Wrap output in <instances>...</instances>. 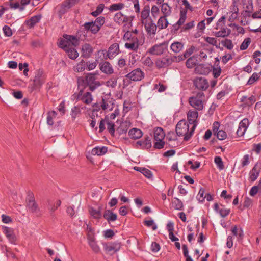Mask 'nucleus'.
<instances>
[{"instance_id":"obj_22","label":"nucleus","mask_w":261,"mask_h":261,"mask_svg":"<svg viewBox=\"0 0 261 261\" xmlns=\"http://www.w3.org/2000/svg\"><path fill=\"white\" fill-rule=\"evenodd\" d=\"M149 19L150 20V22L148 23H145L144 24V27L148 34L154 35L156 33L157 25L153 22L151 18H150Z\"/></svg>"},{"instance_id":"obj_24","label":"nucleus","mask_w":261,"mask_h":261,"mask_svg":"<svg viewBox=\"0 0 261 261\" xmlns=\"http://www.w3.org/2000/svg\"><path fill=\"white\" fill-rule=\"evenodd\" d=\"M27 206L32 213H37L39 211L38 204L35 202V199L27 200Z\"/></svg>"},{"instance_id":"obj_11","label":"nucleus","mask_w":261,"mask_h":261,"mask_svg":"<svg viewBox=\"0 0 261 261\" xmlns=\"http://www.w3.org/2000/svg\"><path fill=\"white\" fill-rule=\"evenodd\" d=\"M99 67L100 71L107 75L111 74L114 72L112 65L108 61H102L99 63Z\"/></svg>"},{"instance_id":"obj_30","label":"nucleus","mask_w":261,"mask_h":261,"mask_svg":"<svg viewBox=\"0 0 261 261\" xmlns=\"http://www.w3.org/2000/svg\"><path fill=\"white\" fill-rule=\"evenodd\" d=\"M63 37L66 39V41H68V44L70 45V43H71L74 46L79 45V40L76 36L65 34L63 35Z\"/></svg>"},{"instance_id":"obj_61","label":"nucleus","mask_w":261,"mask_h":261,"mask_svg":"<svg viewBox=\"0 0 261 261\" xmlns=\"http://www.w3.org/2000/svg\"><path fill=\"white\" fill-rule=\"evenodd\" d=\"M226 20L225 16H222L217 21L216 23V27L215 28V29H219V28H221L223 25H225Z\"/></svg>"},{"instance_id":"obj_62","label":"nucleus","mask_w":261,"mask_h":261,"mask_svg":"<svg viewBox=\"0 0 261 261\" xmlns=\"http://www.w3.org/2000/svg\"><path fill=\"white\" fill-rule=\"evenodd\" d=\"M216 136L219 140H223L227 138V134L223 130H219L216 134Z\"/></svg>"},{"instance_id":"obj_39","label":"nucleus","mask_w":261,"mask_h":261,"mask_svg":"<svg viewBox=\"0 0 261 261\" xmlns=\"http://www.w3.org/2000/svg\"><path fill=\"white\" fill-rule=\"evenodd\" d=\"M105 8L104 4H100L96 7V10L93 11L91 13V15H92L94 17H97L100 14H101Z\"/></svg>"},{"instance_id":"obj_49","label":"nucleus","mask_w":261,"mask_h":261,"mask_svg":"<svg viewBox=\"0 0 261 261\" xmlns=\"http://www.w3.org/2000/svg\"><path fill=\"white\" fill-rule=\"evenodd\" d=\"M2 230L3 233L6 237H8L10 234H11L14 232V229L13 228L4 225L2 226Z\"/></svg>"},{"instance_id":"obj_18","label":"nucleus","mask_w":261,"mask_h":261,"mask_svg":"<svg viewBox=\"0 0 261 261\" xmlns=\"http://www.w3.org/2000/svg\"><path fill=\"white\" fill-rule=\"evenodd\" d=\"M42 15L41 14L32 16L29 19L25 20V23L29 28H32L40 21Z\"/></svg>"},{"instance_id":"obj_35","label":"nucleus","mask_w":261,"mask_h":261,"mask_svg":"<svg viewBox=\"0 0 261 261\" xmlns=\"http://www.w3.org/2000/svg\"><path fill=\"white\" fill-rule=\"evenodd\" d=\"M171 7L169 6L168 3H165L162 4L161 11L163 13L164 17H167L171 14Z\"/></svg>"},{"instance_id":"obj_20","label":"nucleus","mask_w":261,"mask_h":261,"mask_svg":"<svg viewBox=\"0 0 261 261\" xmlns=\"http://www.w3.org/2000/svg\"><path fill=\"white\" fill-rule=\"evenodd\" d=\"M131 41L132 43L126 42L125 44V47L127 49L134 51H137L138 48V39L137 37H132Z\"/></svg>"},{"instance_id":"obj_54","label":"nucleus","mask_w":261,"mask_h":261,"mask_svg":"<svg viewBox=\"0 0 261 261\" xmlns=\"http://www.w3.org/2000/svg\"><path fill=\"white\" fill-rule=\"evenodd\" d=\"M9 240V242L12 244H17V237H16L15 232L11 234H10L8 237H6Z\"/></svg>"},{"instance_id":"obj_27","label":"nucleus","mask_w":261,"mask_h":261,"mask_svg":"<svg viewBox=\"0 0 261 261\" xmlns=\"http://www.w3.org/2000/svg\"><path fill=\"white\" fill-rule=\"evenodd\" d=\"M198 112L196 110L189 111L187 113V119L189 122L188 124L197 123V118L198 117Z\"/></svg>"},{"instance_id":"obj_45","label":"nucleus","mask_w":261,"mask_h":261,"mask_svg":"<svg viewBox=\"0 0 261 261\" xmlns=\"http://www.w3.org/2000/svg\"><path fill=\"white\" fill-rule=\"evenodd\" d=\"M261 74V73H256L254 72L252 74V75L250 77L249 79L247 84L248 85H251L253 83H254L255 81H256L260 77V75Z\"/></svg>"},{"instance_id":"obj_28","label":"nucleus","mask_w":261,"mask_h":261,"mask_svg":"<svg viewBox=\"0 0 261 261\" xmlns=\"http://www.w3.org/2000/svg\"><path fill=\"white\" fill-rule=\"evenodd\" d=\"M197 55H193L189 58L186 62V66L188 69H191L197 64Z\"/></svg>"},{"instance_id":"obj_10","label":"nucleus","mask_w":261,"mask_h":261,"mask_svg":"<svg viewBox=\"0 0 261 261\" xmlns=\"http://www.w3.org/2000/svg\"><path fill=\"white\" fill-rule=\"evenodd\" d=\"M69 5V3L64 1L59 6L57 14L60 20L62 19L63 16L71 9V6Z\"/></svg>"},{"instance_id":"obj_15","label":"nucleus","mask_w":261,"mask_h":261,"mask_svg":"<svg viewBox=\"0 0 261 261\" xmlns=\"http://www.w3.org/2000/svg\"><path fill=\"white\" fill-rule=\"evenodd\" d=\"M93 48L89 43H85L82 46V56L85 58H89L93 53Z\"/></svg>"},{"instance_id":"obj_4","label":"nucleus","mask_w":261,"mask_h":261,"mask_svg":"<svg viewBox=\"0 0 261 261\" xmlns=\"http://www.w3.org/2000/svg\"><path fill=\"white\" fill-rule=\"evenodd\" d=\"M189 124L185 119L180 120L176 126V133L178 136H184L188 134L189 131Z\"/></svg>"},{"instance_id":"obj_2","label":"nucleus","mask_w":261,"mask_h":261,"mask_svg":"<svg viewBox=\"0 0 261 261\" xmlns=\"http://www.w3.org/2000/svg\"><path fill=\"white\" fill-rule=\"evenodd\" d=\"M105 252L107 254L113 255L118 252L121 248V244L118 241L110 243H102Z\"/></svg>"},{"instance_id":"obj_56","label":"nucleus","mask_w":261,"mask_h":261,"mask_svg":"<svg viewBox=\"0 0 261 261\" xmlns=\"http://www.w3.org/2000/svg\"><path fill=\"white\" fill-rule=\"evenodd\" d=\"M156 142L154 143L153 147L155 149H162L164 148L165 142L164 140H157Z\"/></svg>"},{"instance_id":"obj_41","label":"nucleus","mask_w":261,"mask_h":261,"mask_svg":"<svg viewBox=\"0 0 261 261\" xmlns=\"http://www.w3.org/2000/svg\"><path fill=\"white\" fill-rule=\"evenodd\" d=\"M124 7V4L122 3H116L111 5L109 8V10L111 12L121 10Z\"/></svg>"},{"instance_id":"obj_47","label":"nucleus","mask_w":261,"mask_h":261,"mask_svg":"<svg viewBox=\"0 0 261 261\" xmlns=\"http://www.w3.org/2000/svg\"><path fill=\"white\" fill-rule=\"evenodd\" d=\"M107 129L111 134V136H114L115 131V125L114 122L108 121L107 123Z\"/></svg>"},{"instance_id":"obj_64","label":"nucleus","mask_w":261,"mask_h":261,"mask_svg":"<svg viewBox=\"0 0 261 261\" xmlns=\"http://www.w3.org/2000/svg\"><path fill=\"white\" fill-rule=\"evenodd\" d=\"M4 35L7 37H10L12 35V31L10 27L5 25L3 28Z\"/></svg>"},{"instance_id":"obj_38","label":"nucleus","mask_w":261,"mask_h":261,"mask_svg":"<svg viewBox=\"0 0 261 261\" xmlns=\"http://www.w3.org/2000/svg\"><path fill=\"white\" fill-rule=\"evenodd\" d=\"M86 68V62L82 59L74 67V71L77 72L83 71Z\"/></svg>"},{"instance_id":"obj_36","label":"nucleus","mask_w":261,"mask_h":261,"mask_svg":"<svg viewBox=\"0 0 261 261\" xmlns=\"http://www.w3.org/2000/svg\"><path fill=\"white\" fill-rule=\"evenodd\" d=\"M57 116V113L55 111H49L47 113V123L48 125L54 124L53 119Z\"/></svg>"},{"instance_id":"obj_58","label":"nucleus","mask_w":261,"mask_h":261,"mask_svg":"<svg viewBox=\"0 0 261 261\" xmlns=\"http://www.w3.org/2000/svg\"><path fill=\"white\" fill-rule=\"evenodd\" d=\"M249 125V121L248 118H244L241 122L239 123V126L243 128L244 130H247L248 126Z\"/></svg>"},{"instance_id":"obj_63","label":"nucleus","mask_w":261,"mask_h":261,"mask_svg":"<svg viewBox=\"0 0 261 261\" xmlns=\"http://www.w3.org/2000/svg\"><path fill=\"white\" fill-rule=\"evenodd\" d=\"M115 236V232L111 229H107L103 231V236L107 239H112Z\"/></svg>"},{"instance_id":"obj_50","label":"nucleus","mask_w":261,"mask_h":261,"mask_svg":"<svg viewBox=\"0 0 261 261\" xmlns=\"http://www.w3.org/2000/svg\"><path fill=\"white\" fill-rule=\"evenodd\" d=\"M251 43V39L250 38H245L240 45V49L241 50H246Z\"/></svg>"},{"instance_id":"obj_19","label":"nucleus","mask_w":261,"mask_h":261,"mask_svg":"<svg viewBox=\"0 0 261 261\" xmlns=\"http://www.w3.org/2000/svg\"><path fill=\"white\" fill-rule=\"evenodd\" d=\"M153 135L154 140H161L164 139L166 134L163 128L156 127L154 128Z\"/></svg>"},{"instance_id":"obj_57","label":"nucleus","mask_w":261,"mask_h":261,"mask_svg":"<svg viewBox=\"0 0 261 261\" xmlns=\"http://www.w3.org/2000/svg\"><path fill=\"white\" fill-rule=\"evenodd\" d=\"M144 224L147 227L152 226V229L153 230H155L157 229V225L154 223V221L152 219H150L149 220H144Z\"/></svg>"},{"instance_id":"obj_14","label":"nucleus","mask_w":261,"mask_h":261,"mask_svg":"<svg viewBox=\"0 0 261 261\" xmlns=\"http://www.w3.org/2000/svg\"><path fill=\"white\" fill-rule=\"evenodd\" d=\"M212 71L211 65L206 66L203 64H199L195 68L196 73L200 74H208Z\"/></svg>"},{"instance_id":"obj_60","label":"nucleus","mask_w":261,"mask_h":261,"mask_svg":"<svg viewBox=\"0 0 261 261\" xmlns=\"http://www.w3.org/2000/svg\"><path fill=\"white\" fill-rule=\"evenodd\" d=\"M144 143L143 147L146 148V149H149L151 147V139L149 136H146L144 137V140L143 141Z\"/></svg>"},{"instance_id":"obj_52","label":"nucleus","mask_w":261,"mask_h":261,"mask_svg":"<svg viewBox=\"0 0 261 261\" xmlns=\"http://www.w3.org/2000/svg\"><path fill=\"white\" fill-rule=\"evenodd\" d=\"M221 43L223 45L228 49L231 50L233 47V45L230 39H226L225 40H222Z\"/></svg>"},{"instance_id":"obj_23","label":"nucleus","mask_w":261,"mask_h":261,"mask_svg":"<svg viewBox=\"0 0 261 261\" xmlns=\"http://www.w3.org/2000/svg\"><path fill=\"white\" fill-rule=\"evenodd\" d=\"M128 135L131 139L136 140L142 136L143 132L140 129L133 128L129 130Z\"/></svg>"},{"instance_id":"obj_29","label":"nucleus","mask_w":261,"mask_h":261,"mask_svg":"<svg viewBox=\"0 0 261 261\" xmlns=\"http://www.w3.org/2000/svg\"><path fill=\"white\" fill-rule=\"evenodd\" d=\"M134 169L135 171L141 172L148 179H150L152 177V173L151 171L146 168L135 166L134 167Z\"/></svg>"},{"instance_id":"obj_17","label":"nucleus","mask_w":261,"mask_h":261,"mask_svg":"<svg viewBox=\"0 0 261 261\" xmlns=\"http://www.w3.org/2000/svg\"><path fill=\"white\" fill-rule=\"evenodd\" d=\"M190 105L198 110L203 109V104L201 99H199L195 97H190L189 99Z\"/></svg>"},{"instance_id":"obj_7","label":"nucleus","mask_w":261,"mask_h":261,"mask_svg":"<svg viewBox=\"0 0 261 261\" xmlns=\"http://www.w3.org/2000/svg\"><path fill=\"white\" fill-rule=\"evenodd\" d=\"M43 71L41 69L36 70L35 76L33 80L34 89H40L42 85L45 83V80L42 77Z\"/></svg>"},{"instance_id":"obj_5","label":"nucleus","mask_w":261,"mask_h":261,"mask_svg":"<svg viewBox=\"0 0 261 261\" xmlns=\"http://www.w3.org/2000/svg\"><path fill=\"white\" fill-rule=\"evenodd\" d=\"M125 77L134 82L140 81L144 77V73L140 68H137L125 75Z\"/></svg>"},{"instance_id":"obj_34","label":"nucleus","mask_w":261,"mask_h":261,"mask_svg":"<svg viewBox=\"0 0 261 261\" xmlns=\"http://www.w3.org/2000/svg\"><path fill=\"white\" fill-rule=\"evenodd\" d=\"M81 100L85 104H90L93 100L92 95L90 92H86L83 94Z\"/></svg>"},{"instance_id":"obj_9","label":"nucleus","mask_w":261,"mask_h":261,"mask_svg":"<svg viewBox=\"0 0 261 261\" xmlns=\"http://www.w3.org/2000/svg\"><path fill=\"white\" fill-rule=\"evenodd\" d=\"M102 217L109 223L114 222L118 219L117 214L114 213L112 209H106L102 214Z\"/></svg>"},{"instance_id":"obj_8","label":"nucleus","mask_w":261,"mask_h":261,"mask_svg":"<svg viewBox=\"0 0 261 261\" xmlns=\"http://www.w3.org/2000/svg\"><path fill=\"white\" fill-rule=\"evenodd\" d=\"M88 209L89 215L93 219L99 220L102 218L101 206H98L97 209L94 208L92 206H88Z\"/></svg>"},{"instance_id":"obj_33","label":"nucleus","mask_w":261,"mask_h":261,"mask_svg":"<svg viewBox=\"0 0 261 261\" xmlns=\"http://www.w3.org/2000/svg\"><path fill=\"white\" fill-rule=\"evenodd\" d=\"M68 55V57L72 60L76 59L79 56V53L74 48L70 46L66 51Z\"/></svg>"},{"instance_id":"obj_42","label":"nucleus","mask_w":261,"mask_h":261,"mask_svg":"<svg viewBox=\"0 0 261 261\" xmlns=\"http://www.w3.org/2000/svg\"><path fill=\"white\" fill-rule=\"evenodd\" d=\"M58 46L66 51L70 46V45L68 44V41H66V39L60 38Z\"/></svg>"},{"instance_id":"obj_46","label":"nucleus","mask_w":261,"mask_h":261,"mask_svg":"<svg viewBox=\"0 0 261 261\" xmlns=\"http://www.w3.org/2000/svg\"><path fill=\"white\" fill-rule=\"evenodd\" d=\"M187 18V13L186 10H180V18L179 20L177 21V24H179V25H182Z\"/></svg>"},{"instance_id":"obj_3","label":"nucleus","mask_w":261,"mask_h":261,"mask_svg":"<svg viewBox=\"0 0 261 261\" xmlns=\"http://www.w3.org/2000/svg\"><path fill=\"white\" fill-rule=\"evenodd\" d=\"M168 43L164 42L159 44H155L148 50V53L151 55L160 56L162 55L167 48Z\"/></svg>"},{"instance_id":"obj_51","label":"nucleus","mask_w":261,"mask_h":261,"mask_svg":"<svg viewBox=\"0 0 261 261\" xmlns=\"http://www.w3.org/2000/svg\"><path fill=\"white\" fill-rule=\"evenodd\" d=\"M243 5L246 6L245 7L246 9V10H252L253 11V0H242Z\"/></svg>"},{"instance_id":"obj_1","label":"nucleus","mask_w":261,"mask_h":261,"mask_svg":"<svg viewBox=\"0 0 261 261\" xmlns=\"http://www.w3.org/2000/svg\"><path fill=\"white\" fill-rule=\"evenodd\" d=\"M96 77L91 72L84 73V76L78 77L77 79V88L88 87L89 91L93 92L101 85V83L96 81Z\"/></svg>"},{"instance_id":"obj_26","label":"nucleus","mask_w":261,"mask_h":261,"mask_svg":"<svg viewBox=\"0 0 261 261\" xmlns=\"http://www.w3.org/2000/svg\"><path fill=\"white\" fill-rule=\"evenodd\" d=\"M108 151V147L106 146L95 147L92 149L91 154L93 155H97L98 156L103 155Z\"/></svg>"},{"instance_id":"obj_55","label":"nucleus","mask_w":261,"mask_h":261,"mask_svg":"<svg viewBox=\"0 0 261 261\" xmlns=\"http://www.w3.org/2000/svg\"><path fill=\"white\" fill-rule=\"evenodd\" d=\"M177 134H175L174 131H169L167 134L166 139L169 141H176L177 140Z\"/></svg>"},{"instance_id":"obj_32","label":"nucleus","mask_w":261,"mask_h":261,"mask_svg":"<svg viewBox=\"0 0 261 261\" xmlns=\"http://www.w3.org/2000/svg\"><path fill=\"white\" fill-rule=\"evenodd\" d=\"M109 54L111 56H115L119 53V46L118 43H113L108 49Z\"/></svg>"},{"instance_id":"obj_53","label":"nucleus","mask_w":261,"mask_h":261,"mask_svg":"<svg viewBox=\"0 0 261 261\" xmlns=\"http://www.w3.org/2000/svg\"><path fill=\"white\" fill-rule=\"evenodd\" d=\"M226 28H221V30L218 32H213V35L216 37H225Z\"/></svg>"},{"instance_id":"obj_12","label":"nucleus","mask_w":261,"mask_h":261,"mask_svg":"<svg viewBox=\"0 0 261 261\" xmlns=\"http://www.w3.org/2000/svg\"><path fill=\"white\" fill-rule=\"evenodd\" d=\"M260 171L261 168L259 166L258 163H256L249 172V181L253 182L256 180L259 175Z\"/></svg>"},{"instance_id":"obj_48","label":"nucleus","mask_w":261,"mask_h":261,"mask_svg":"<svg viewBox=\"0 0 261 261\" xmlns=\"http://www.w3.org/2000/svg\"><path fill=\"white\" fill-rule=\"evenodd\" d=\"M192 124H193V126L191 128L189 132L188 131V134H186V135H185V137H184V140L185 141H187L190 139V138L192 136L193 132L197 126V123H192Z\"/></svg>"},{"instance_id":"obj_37","label":"nucleus","mask_w":261,"mask_h":261,"mask_svg":"<svg viewBox=\"0 0 261 261\" xmlns=\"http://www.w3.org/2000/svg\"><path fill=\"white\" fill-rule=\"evenodd\" d=\"M183 44L179 42H174L171 44V49L174 53H178L183 48Z\"/></svg>"},{"instance_id":"obj_21","label":"nucleus","mask_w":261,"mask_h":261,"mask_svg":"<svg viewBox=\"0 0 261 261\" xmlns=\"http://www.w3.org/2000/svg\"><path fill=\"white\" fill-rule=\"evenodd\" d=\"M155 64L158 69L167 67L170 66L169 60L167 58H158L155 61Z\"/></svg>"},{"instance_id":"obj_44","label":"nucleus","mask_w":261,"mask_h":261,"mask_svg":"<svg viewBox=\"0 0 261 261\" xmlns=\"http://www.w3.org/2000/svg\"><path fill=\"white\" fill-rule=\"evenodd\" d=\"M211 67L213 76L216 79L218 78L222 72L221 67L220 66L215 67L212 65H211Z\"/></svg>"},{"instance_id":"obj_25","label":"nucleus","mask_w":261,"mask_h":261,"mask_svg":"<svg viewBox=\"0 0 261 261\" xmlns=\"http://www.w3.org/2000/svg\"><path fill=\"white\" fill-rule=\"evenodd\" d=\"M214 209L215 212L219 214L222 218L227 217L230 213V209L220 208L217 203L214 204Z\"/></svg>"},{"instance_id":"obj_13","label":"nucleus","mask_w":261,"mask_h":261,"mask_svg":"<svg viewBox=\"0 0 261 261\" xmlns=\"http://www.w3.org/2000/svg\"><path fill=\"white\" fill-rule=\"evenodd\" d=\"M84 29L87 32L90 31L93 34H97L100 30L99 28L94 22V21L91 22H86L84 25Z\"/></svg>"},{"instance_id":"obj_6","label":"nucleus","mask_w":261,"mask_h":261,"mask_svg":"<svg viewBox=\"0 0 261 261\" xmlns=\"http://www.w3.org/2000/svg\"><path fill=\"white\" fill-rule=\"evenodd\" d=\"M193 85L199 90L205 91L209 87L207 80L202 77H197L193 80Z\"/></svg>"},{"instance_id":"obj_16","label":"nucleus","mask_w":261,"mask_h":261,"mask_svg":"<svg viewBox=\"0 0 261 261\" xmlns=\"http://www.w3.org/2000/svg\"><path fill=\"white\" fill-rule=\"evenodd\" d=\"M87 239L88 240V244L91 248L93 251L96 253H98L100 251V248L97 244L95 240V238L93 235L90 234H87Z\"/></svg>"},{"instance_id":"obj_31","label":"nucleus","mask_w":261,"mask_h":261,"mask_svg":"<svg viewBox=\"0 0 261 261\" xmlns=\"http://www.w3.org/2000/svg\"><path fill=\"white\" fill-rule=\"evenodd\" d=\"M169 25V22L166 17L161 16L158 20L157 22V27L160 30L166 28Z\"/></svg>"},{"instance_id":"obj_40","label":"nucleus","mask_w":261,"mask_h":261,"mask_svg":"<svg viewBox=\"0 0 261 261\" xmlns=\"http://www.w3.org/2000/svg\"><path fill=\"white\" fill-rule=\"evenodd\" d=\"M214 162L217 165V168L220 170H222L224 169V165L222 161V158L220 156H216L214 158Z\"/></svg>"},{"instance_id":"obj_43","label":"nucleus","mask_w":261,"mask_h":261,"mask_svg":"<svg viewBox=\"0 0 261 261\" xmlns=\"http://www.w3.org/2000/svg\"><path fill=\"white\" fill-rule=\"evenodd\" d=\"M174 199L173 203L174 205V208L177 210H182L184 205L181 200L176 197H175Z\"/></svg>"},{"instance_id":"obj_59","label":"nucleus","mask_w":261,"mask_h":261,"mask_svg":"<svg viewBox=\"0 0 261 261\" xmlns=\"http://www.w3.org/2000/svg\"><path fill=\"white\" fill-rule=\"evenodd\" d=\"M94 22L95 24H97V25L100 29L101 27L104 24L105 22V17L103 16H99L97 17L95 21H94Z\"/></svg>"}]
</instances>
